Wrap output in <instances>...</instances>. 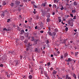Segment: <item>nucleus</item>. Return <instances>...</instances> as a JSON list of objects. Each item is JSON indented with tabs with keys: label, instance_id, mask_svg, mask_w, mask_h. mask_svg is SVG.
<instances>
[{
	"label": "nucleus",
	"instance_id": "nucleus-1",
	"mask_svg": "<svg viewBox=\"0 0 79 79\" xmlns=\"http://www.w3.org/2000/svg\"><path fill=\"white\" fill-rule=\"evenodd\" d=\"M19 63V61L18 60H16L14 61V64H15V66H16L17 65H18Z\"/></svg>",
	"mask_w": 79,
	"mask_h": 79
},
{
	"label": "nucleus",
	"instance_id": "nucleus-2",
	"mask_svg": "<svg viewBox=\"0 0 79 79\" xmlns=\"http://www.w3.org/2000/svg\"><path fill=\"white\" fill-rule=\"evenodd\" d=\"M57 73V72L56 71H55V70H54L53 71V72L52 73V75L55 78H56V77H55V74H56V73Z\"/></svg>",
	"mask_w": 79,
	"mask_h": 79
},
{
	"label": "nucleus",
	"instance_id": "nucleus-3",
	"mask_svg": "<svg viewBox=\"0 0 79 79\" xmlns=\"http://www.w3.org/2000/svg\"><path fill=\"white\" fill-rule=\"evenodd\" d=\"M15 4L16 5H19V4H20V2L16 1L15 2Z\"/></svg>",
	"mask_w": 79,
	"mask_h": 79
},
{
	"label": "nucleus",
	"instance_id": "nucleus-4",
	"mask_svg": "<svg viewBox=\"0 0 79 79\" xmlns=\"http://www.w3.org/2000/svg\"><path fill=\"white\" fill-rule=\"evenodd\" d=\"M20 39L21 40H23V39H24V37L23 36H21Z\"/></svg>",
	"mask_w": 79,
	"mask_h": 79
},
{
	"label": "nucleus",
	"instance_id": "nucleus-5",
	"mask_svg": "<svg viewBox=\"0 0 79 79\" xmlns=\"http://www.w3.org/2000/svg\"><path fill=\"white\" fill-rule=\"evenodd\" d=\"M68 56V53H66V52H65L64 55V57L66 58V56Z\"/></svg>",
	"mask_w": 79,
	"mask_h": 79
},
{
	"label": "nucleus",
	"instance_id": "nucleus-6",
	"mask_svg": "<svg viewBox=\"0 0 79 79\" xmlns=\"http://www.w3.org/2000/svg\"><path fill=\"white\" fill-rule=\"evenodd\" d=\"M48 34H49V35L52 36V33L51 32L48 31Z\"/></svg>",
	"mask_w": 79,
	"mask_h": 79
},
{
	"label": "nucleus",
	"instance_id": "nucleus-7",
	"mask_svg": "<svg viewBox=\"0 0 79 79\" xmlns=\"http://www.w3.org/2000/svg\"><path fill=\"white\" fill-rule=\"evenodd\" d=\"M66 42L64 40H63L61 41L62 44H66Z\"/></svg>",
	"mask_w": 79,
	"mask_h": 79
},
{
	"label": "nucleus",
	"instance_id": "nucleus-8",
	"mask_svg": "<svg viewBox=\"0 0 79 79\" xmlns=\"http://www.w3.org/2000/svg\"><path fill=\"white\" fill-rule=\"evenodd\" d=\"M78 54H79V52H75V55L76 56H77V55H78Z\"/></svg>",
	"mask_w": 79,
	"mask_h": 79
},
{
	"label": "nucleus",
	"instance_id": "nucleus-9",
	"mask_svg": "<svg viewBox=\"0 0 79 79\" xmlns=\"http://www.w3.org/2000/svg\"><path fill=\"white\" fill-rule=\"evenodd\" d=\"M2 5L3 6L6 5V3L5 1H3L2 2Z\"/></svg>",
	"mask_w": 79,
	"mask_h": 79
},
{
	"label": "nucleus",
	"instance_id": "nucleus-10",
	"mask_svg": "<svg viewBox=\"0 0 79 79\" xmlns=\"http://www.w3.org/2000/svg\"><path fill=\"white\" fill-rule=\"evenodd\" d=\"M74 5L75 6H76V5H77V2H76L75 1L73 3Z\"/></svg>",
	"mask_w": 79,
	"mask_h": 79
},
{
	"label": "nucleus",
	"instance_id": "nucleus-11",
	"mask_svg": "<svg viewBox=\"0 0 79 79\" xmlns=\"http://www.w3.org/2000/svg\"><path fill=\"white\" fill-rule=\"evenodd\" d=\"M46 20L47 21V22H49L50 21V18H48L46 19Z\"/></svg>",
	"mask_w": 79,
	"mask_h": 79
},
{
	"label": "nucleus",
	"instance_id": "nucleus-12",
	"mask_svg": "<svg viewBox=\"0 0 79 79\" xmlns=\"http://www.w3.org/2000/svg\"><path fill=\"white\" fill-rule=\"evenodd\" d=\"M39 40H34V42H35L36 43H37V42H39Z\"/></svg>",
	"mask_w": 79,
	"mask_h": 79
},
{
	"label": "nucleus",
	"instance_id": "nucleus-13",
	"mask_svg": "<svg viewBox=\"0 0 79 79\" xmlns=\"http://www.w3.org/2000/svg\"><path fill=\"white\" fill-rule=\"evenodd\" d=\"M21 34H24V30H22L21 31Z\"/></svg>",
	"mask_w": 79,
	"mask_h": 79
},
{
	"label": "nucleus",
	"instance_id": "nucleus-14",
	"mask_svg": "<svg viewBox=\"0 0 79 79\" xmlns=\"http://www.w3.org/2000/svg\"><path fill=\"white\" fill-rule=\"evenodd\" d=\"M53 8H56V6L55 4H54L53 5Z\"/></svg>",
	"mask_w": 79,
	"mask_h": 79
},
{
	"label": "nucleus",
	"instance_id": "nucleus-15",
	"mask_svg": "<svg viewBox=\"0 0 79 79\" xmlns=\"http://www.w3.org/2000/svg\"><path fill=\"white\" fill-rule=\"evenodd\" d=\"M7 30V31H10L11 30V29H10V27H9L8 28Z\"/></svg>",
	"mask_w": 79,
	"mask_h": 79
},
{
	"label": "nucleus",
	"instance_id": "nucleus-16",
	"mask_svg": "<svg viewBox=\"0 0 79 79\" xmlns=\"http://www.w3.org/2000/svg\"><path fill=\"white\" fill-rule=\"evenodd\" d=\"M9 53H11V54H13V53H15V52L14 51H11V52H9Z\"/></svg>",
	"mask_w": 79,
	"mask_h": 79
},
{
	"label": "nucleus",
	"instance_id": "nucleus-17",
	"mask_svg": "<svg viewBox=\"0 0 79 79\" xmlns=\"http://www.w3.org/2000/svg\"><path fill=\"white\" fill-rule=\"evenodd\" d=\"M10 6H14V3H11L10 4Z\"/></svg>",
	"mask_w": 79,
	"mask_h": 79
},
{
	"label": "nucleus",
	"instance_id": "nucleus-18",
	"mask_svg": "<svg viewBox=\"0 0 79 79\" xmlns=\"http://www.w3.org/2000/svg\"><path fill=\"white\" fill-rule=\"evenodd\" d=\"M28 77L29 79H32V76L31 75H30Z\"/></svg>",
	"mask_w": 79,
	"mask_h": 79
},
{
	"label": "nucleus",
	"instance_id": "nucleus-19",
	"mask_svg": "<svg viewBox=\"0 0 79 79\" xmlns=\"http://www.w3.org/2000/svg\"><path fill=\"white\" fill-rule=\"evenodd\" d=\"M45 4H46L45 2V3H43L42 5V6H45Z\"/></svg>",
	"mask_w": 79,
	"mask_h": 79
},
{
	"label": "nucleus",
	"instance_id": "nucleus-20",
	"mask_svg": "<svg viewBox=\"0 0 79 79\" xmlns=\"http://www.w3.org/2000/svg\"><path fill=\"white\" fill-rule=\"evenodd\" d=\"M52 35H54V36H55V35H56V33H55V32H53L52 33Z\"/></svg>",
	"mask_w": 79,
	"mask_h": 79
},
{
	"label": "nucleus",
	"instance_id": "nucleus-21",
	"mask_svg": "<svg viewBox=\"0 0 79 79\" xmlns=\"http://www.w3.org/2000/svg\"><path fill=\"white\" fill-rule=\"evenodd\" d=\"M68 61L69 62H70V61H71V58H69L68 59Z\"/></svg>",
	"mask_w": 79,
	"mask_h": 79
},
{
	"label": "nucleus",
	"instance_id": "nucleus-22",
	"mask_svg": "<svg viewBox=\"0 0 79 79\" xmlns=\"http://www.w3.org/2000/svg\"><path fill=\"white\" fill-rule=\"evenodd\" d=\"M73 76L74 77L75 79H76V75H75V74H74L73 75Z\"/></svg>",
	"mask_w": 79,
	"mask_h": 79
},
{
	"label": "nucleus",
	"instance_id": "nucleus-23",
	"mask_svg": "<svg viewBox=\"0 0 79 79\" xmlns=\"http://www.w3.org/2000/svg\"><path fill=\"white\" fill-rule=\"evenodd\" d=\"M34 37H32L31 38V41H34Z\"/></svg>",
	"mask_w": 79,
	"mask_h": 79
},
{
	"label": "nucleus",
	"instance_id": "nucleus-24",
	"mask_svg": "<svg viewBox=\"0 0 79 79\" xmlns=\"http://www.w3.org/2000/svg\"><path fill=\"white\" fill-rule=\"evenodd\" d=\"M2 16H5V13L4 12L3 13L1 14Z\"/></svg>",
	"mask_w": 79,
	"mask_h": 79
},
{
	"label": "nucleus",
	"instance_id": "nucleus-25",
	"mask_svg": "<svg viewBox=\"0 0 79 79\" xmlns=\"http://www.w3.org/2000/svg\"><path fill=\"white\" fill-rule=\"evenodd\" d=\"M3 31H8L7 29L6 28H3Z\"/></svg>",
	"mask_w": 79,
	"mask_h": 79
},
{
	"label": "nucleus",
	"instance_id": "nucleus-26",
	"mask_svg": "<svg viewBox=\"0 0 79 79\" xmlns=\"http://www.w3.org/2000/svg\"><path fill=\"white\" fill-rule=\"evenodd\" d=\"M7 76L8 78H9V77H10V74H7Z\"/></svg>",
	"mask_w": 79,
	"mask_h": 79
},
{
	"label": "nucleus",
	"instance_id": "nucleus-27",
	"mask_svg": "<svg viewBox=\"0 0 79 79\" xmlns=\"http://www.w3.org/2000/svg\"><path fill=\"white\" fill-rule=\"evenodd\" d=\"M55 32H58V29L56 28L55 30Z\"/></svg>",
	"mask_w": 79,
	"mask_h": 79
},
{
	"label": "nucleus",
	"instance_id": "nucleus-28",
	"mask_svg": "<svg viewBox=\"0 0 79 79\" xmlns=\"http://www.w3.org/2000/svg\"><path fill=\"white\" fill-rule=\"evenodd\" d=\"M60 9L61 10H63L64 9V7H63V6H62V7L60 8Z\"/></svg>",
	"mask_w": 79,
	"mask_h": 79
},
{
	"label": "nucleus",
	"instance_id": "nucleus-29",
	"mask_svg": "<svg viewBox=\"0 0 79 79\" xmlns=\"http://www.w3.org/2000/svg\"><path fill=\"white\" fill-rule=\"evenodd\" d=\"M39 16L38 15L36 16V19H39Z\"/></svg>",
	"mask_w": 79,
	"mask_h": 79
},
{
	"label": "nucleus",
	"instance_id": "nucleus-30",
	"mask_svg": "<svg viewBox=\"0 0 79 79\" xmlns=\"http://www.w3.org/2000/svg\"><path fill=\"white\" fill-rule=\"evenodd\" d=\"M46 44H49V41L48 40H47L46 41Z\"/></svg>",
	"mask_w": 79,
	"mask_h": 79
},
{
	"label": "nucleus",
	"instance_id": "nucleus-31",
	"mask_svg": "<svg viewBox=\"0 0 79 79\" xmlns=\"http://www.w3.org/2000/svg\"><path fill=\"white\" fill-rule=\"evenodd\" d=\"M75 12H76V10L75 9L72 10V13H75Z\"/></svg>",
	"mask_w": 79,
	"mask_h": 79
},
{
	"label": "nucleus",
	"instance_id": "nucleus-32",
	"mask_svg": "<svg viewBox=\"0 0 79 79\" xmlns=\"http://www.w3.org/2000/svg\"><path fill=\"white\" fill-rule=\"evenodd\" d=\"M28 45L29 46H32V44L29 43Z\"/></svg>",
	"mask_w": 79,
	"mask_h": 79
},
{
	"label": "nucleus",
	"instance_id": "nucleus-33",
	"mask_svg": "<svg viewBox=\"0 0 79 79\" xmlns=\"http://www.w3.org/2000/svg\"><path fill=\"white\" fill-rule=\"evenodd\" d=\"M50 62H48L47 64V65H48V66H50Z\"/></svg>",
	"mask_w": 79,
	"mask_h": 79
},
{
	"label": "nucleus",
	"instance_id": "nucleus-34",
	"mask_svg": "<svg viewBox=\"0 0 79 79\" xmlns=\"http://www.w3.org/2000/svg\"><path fill=\"white\" fill-rule=\"evenodd\" d=\"M68 29V28L67 27H66L65 29V30L66 31H67Z\"/></svg>",
	"mask_w": 79,
	"mask_h": 79
},
{
	"label": "nucleus",
	"instance_id": "nucleus-35",
	"mask_svg": "<svg viewBox=\"0 0 79 79\" xmlns=\"http://www.w3.org/2000/svg\"><path fill=\"white\" fill-rule=\"evenodd\" d=\"M35 52H38V49H37V48H36L35 49Z\"/></svg>",
	"mask_w": 79,
	"mask_h": 79
},
{
	"label": "nucleus",
	"instance_id": "nucleus-36",
	"mask_svg": "<svg viewBox=\"0 0 79 79\" xmlns=\"http://www.w3.org/2000/svg\"><path fill=\"white\" fill-rule=\"evenodd\" d=\"M63 55H62L61 56L60 59H63Z\"/></svg>",
	"mask_w": 79,
	"mask_h": 79
},
{
	"label": "nucleus",
	"instance_id": "nucleus-37",
	"mask_svg": "<svg viewBox=\"0 0 79 79\" xmlns=\"http://www.w3.org/2000/svg\"><path fill=\"white\" fill-rule=\"evenodd\" d=\"M23 78H24V79H26V76H23Z\"/></svg>",
	"mask_w": 79,
	"mask_h": 79
},
{
	"label": "nucleus",
	"instance_id": "nucleus-38",
	"mask_svg": "<svg viewBox=\"0 0 79 79\" xmlns=\"http://www.w3.org/2000/svg\"><path fill=\"white\" fill-rule=\"evenodd\" d=\"M69 76H68V75H66V79H68V77H69Z\"/></svg>",
	"mask_w": 79,
	"mask_h": 79
},
{
	"label": "nucleus",
	"instance_id": "nucleus-39",
	"mask_svg": "<svg viewBox=\"0 0 79 79\" xmlns=\"http://www.w3.org/2000/svg\"><path fill=\"white\" fill-rule=\"evenodd\" d=\"M37 43L35 42V43H34L33 44V45H37Z\"/></svg>",
	"mask_w": 79,
	"mask_h": 79
},
{
	"label": "nucleus",
	"instance_id": "nucleus-40",
	"mask_svg": "<svg viewBox=\"0 0 79 79\" xmlns=\"http://www.w3.org/2000/svg\"><path fill=\"white\" fill-rule=\"evenodd\" d=\"M52 37L53 40H54V39L55 38V36L52 35Z\"/></svg>",
	"mask_w": 79,
	"mask_h": 79
},
{
	"label": "nucleus",
	"instance_id": "nucleus-41",
	"mask_svg": "<svg viewBox=\"0 0 79 79\" xmlns=\"http://www.w3.org/2000/svg\"><path fill=\"white\" fill-rule=\"evenodd\" d=\"M0 66L1 67H3V64H1L0 65Z\"/></svg>",
	"mask_w": 79,
	"mask_h": 79
},
{
	"label": "nucleus",
	"instance_id": "nucleus-42",
	"mask_svg": "<svg viewBox=\"0 0 79 79\" xmlns=\"http://www.w3.org/2000/svg\"><path fill=\"white\" fill-rule=\"evenodd\" d=\"M29 50V48H27L26 49V51L27 52V51H28Z\"/></svg>",
	"mask_w": 79,
	"mask_h": 79
},
{
	"label": "nucleus",
	"instance_id": "nucleus-43",
	"mask_svg": "<svg viewBox=\"0 0 79 79\" xmlns=\"http://www.w3.org/2000/svg\"><path fill=\"white\" fill-rule=\"evenodd\" d=\"M74 18H73V19H76V16H74Z\"/></svg>",
	"mask_w": 79,
	"mask_h": 79
},
{
	"label": "nucleus",
	"instance_id": "nucleus-44",
	"mask_svg": "<svg viewBox=\"0 0 79 79\" xmlns=\"http://www.w3.org/2000/svg\"><path fill=\"white\" fill-rule=\"evenodd\" d=\"M70 16H71L72 17H73V15L72 14H70Z\"/></svg>",
	"mask_w": 79,
	"mask_h": 79
},
{
	"label": "nucleus",
	"instance_id": "nucleus-45",
	"mask_svg": "<svg viewBox=\"0 0 79 79\" xmlns=\"http://www.w3.org/2000/svg\"><path fill=\"white\" fill-rule=\"evenodd\" d=\"M7 20H8V21H7V23H9V22L10 21V19H8Z\"/></svg>",
	"mask_w": 79,
	"mask_h": 79
},
{
	"label": "nucleus",
	"instance_id": "nucleus-46",
	"mask_svg": "<svg viewBox=\"0 0 79 79\" xmlns=\"http://www.w3.org/2000/svg\"><path fill=\"white\" fill-rule=\"evenodd\" d=\"M50 70H51V71H52L53 70V68H51L50 69Z\"/></svg>",
	"mask_w": 79,
	"mask_h": 79
},
{
	"label": "nucleus",
	"instance_id": "nucleus-47",
	"mask_svg": "<svg viewBox=\"0 0 79 79\" xmlns=\"http://www.w3.org/2000/svg\"><path fill=\"white\" fill-rule=\"evenodd\" d=\"M40 32L42 33H44V31H40Z\"/></svg>",
	"mask_w": 79,
	"mask_h": 79
},
{
	"label": "nucleus",
	"instance_id": "nucleus-48",
	"mask_svg": "<svg viewBox=\"0 0 79 79\" xmlns=\"http://www.w3.org/2000/svg\"><path fill=\"white\" fill-rule=\"evenodd\" d=\"M23 2H27V0H23Z\"/></svg>",
	"mask_w": 79,
	"mask_h": 79
},
{
	"label": "nucleus",
	"instance_id": "nucleus-49",
	"mask_svg": "<svg viewBox=\"0 0 79 79\" xmlns=\"http://www.w3.org/2000/svg\"><path fill=\"white\" fill-rule=\"evenodd\" d=\"M34 35H37V33H34Z\"/></svg>",
	"mask_w": 79,
	"mask_h": 79
},
{
	"label": "nucleus",
	"instance_id": "nucleus-50",
	"mask_svg": "<svg viewBox=\"0 0 79 79\" xmlns=\"http://www.w3.org/2000/svg\"><path fill=\"white\" fill-rule=\"evenodd\" d=\"M59 23H61V19H59Z\"/></svg>",
	"mask_w": 79,
	"mask_h": 79
},
{
	"label": "nucleus",
	"instance_id": "nucleus-51",
	"mask_svg": "<svg viewBox=\"0 0 79 79\" xmlns=\"http://www.w3.org/2000/svg\"><path fill=\"white\" fill-rule=\"evenodd\" d=\"M35 29H37V26H36L35 27Z\"/></svg>",
	"mask_w": 79,
	"mask_h": 79
},
{
	"label": "nucleus",
	"instance_id": "nucleus-52",
	"mask_svg": "<svg viewBox=\"0 0 79 79\" xmlns=\"http://www.w3.org/2000/svg\"><path fill=\"white\" fill-rule=\"evenodd\" d=\"M6 12H7V10H5L3 12V13H6Z\"/></svg>",
	"mask_w": 79,
	"mask_h": 79
},
{
	"label": "nucleus",
	"instance_id": "nucleus-53",
	"mask_svg": "<svg viewBox=\"0 0 79 79\" xmlns=\"http://www.w3.org/2000/svg\"><path fill=\"white\" fill-rule=\"evenodd\" d=\"M48 29L49 30V31H50V27H48Z\"/></svg>",
	"mask_w": 79,
	"mask_h": 79
},
{
	"label": "nucleus",
	"instance_id": "nucleus-54",
	"mask_svg": "<svg viewBox=\"0 0 79 79\" xmlns=\"http://www.w3.org/2000/svg\"><path fill=\"white\" fill-rule=\"evenodd\" d=\"M73 31H74L75 32H77V29H75V30H73Z\"/></svg>",
	"mask_w": 79,
	"mask_h": 79
},
{
	"label": "nucleus",
	"instance_id": "nucleus-55",
	"mask_svg": "<svg viewBox=\"0 0 79 79\" xmlns=\"http://www.w3.org/2000/svg\"><path fill=\"white\" fill-rule=\"evenodd\" d=\"M20 58H21H21H23L22 56H20Z\"/></svg>",
	"mask_w": 79,
	"mask_h": 79
},
{
	"label": "nucleus",
	"instance_id": "nucleus-56",
	"mask_svg": "<svg viewBox=\"0 0 79 79\" xmlns=\"http://www.w3.org/2000/svg\"><path fill=\"white\" fill-rule=\"evenodd\" d=\"M55 12H53L52 14V15H55Z\"/></svg>",
	"mask_w": 79,
	"mask_h": 79
},
{
	"label": "nucleus",
	"instance_id": "nucleus-57",
	"mask_svg": "<svg viewBox=\"0 0 79 79\" xmlns=\"http://www.w3.org/2000/svg\"><path fill=\"white\" fill-rule=\"evenodd\" d=\"M20 6L21 7H22L23 6V5H20Z\"/></svg>",
	"mask_w": 79,
	"mask_h": 79
},
{
	"label": "nucleus",
	"instance_id": "nucleus-58",
	"mask_svg": "<svg viewBox=\"0 0 79 79\" xmlns=\"http://www.w3.org/2000/svg\"><path fill=\"white\" fill-rule=\"evenodd\" d=\"M49 7H51V6H52V5H51V4H49Z\"/></svg>",
	"mask_w": 79,
	"mask_h": 79
},
{
	"label": "nucleus",
	"instance_id": "nucleus-59",
	"mask_svg": "<svg viewBox=\"0 0 79 79\" xmlns=\"http://www.w3.org/2000/svg\"><path fill=\"white\" fill-rule=\"evenodd\" d=\"M31 73H32L33 72V70H32V69H31Z\"/></svg>",
	"mask_w": 79,
	"mask_h": 79
},
{
	"label": "nucleus",
	"instance_id": "nucleus-60",
	"mask_svg": "<svg viewBox=\"0 0 79 79\" xmlns=\"http://www.w3.org/2000/svg\"><path fill=\"white\" fill-rule=\"evenodd\" d=\"M34 7L36 8H37V6H35V5H34Z\"/></svg>",
	"mask_w": 79,
	"mask_h": 79
},
{
	"label": "nucleus",
	"instance_id": "nucleus-61",
	"mask_svg": "<svg viewBox=\"0 0 79 79\" xmlns=\"http://www.w3.org/2000/svg\"><path fill=\"white\" fill-rule=\"evenodd\" d=\"M53 55H51V57H53Z\"/></svg>",
	"mask_w": 79,
	"mask_h": 79
},
{
	"label": "nucleus",
	"instance_id": "nucleus-62",
	"mask_svg": "<svg viewBox=\"0 0 79 79\" xmlns=\"http://www.w3.org/2000/svg\"><path fill=\"white\" fill-rule=\"evenodd\" d=\"M54 55H55V56H56V55H57L56 54H55V53H54Z\"/></svg>",
	"mask_w": 79,
	"mask_h": 79
},
{
	"label": "nucleus",
	"instance_id": "nucleus-63",
	"mask_svg": "<svg viewBox=\"0 0 79 79\" xmlns=\"http://www.w3.org/2000/svg\"><path fill=\"white\" fill-rule=\"evenodd\" d=\"M68 79H71V77H69L68 78Z\"/></svg>",
	"mask_w": 79,
	"mask_h": 79
},
{
	"label": "nucleus",
	"instance_id": "nucleus-64",
	"mask_svg": "<svg viewBox=\"0 0 79 79\" xmlns=\"http://www.w3.org/2000/svg\"><path fill=\"white\" fill-rule=\"evenodd\" d=\"M25 23H27V20H25Z\"/></svg>",
	"mask_w": 79,
	"mask_h": 79
}]
</instances>
